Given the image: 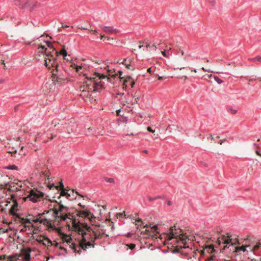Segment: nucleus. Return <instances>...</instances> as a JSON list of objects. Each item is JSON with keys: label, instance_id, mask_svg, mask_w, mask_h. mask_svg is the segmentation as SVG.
<instances>
[{"label": "nucleus", "instance_id": "8fccbe9b", "mask_svg": "<svg viewBox=\"0 0 261 261\" xmlns=\"http://www.w3.org/2000/svg\"><path fill=\"white\" fill-rule=\"evenodd\" d=\"M92 129H91L90 127V128H88L87 130V131L86 132V135L87 136H89L91 133H90V131L92 130Z\"/></svg>", "mask_w": 261, "mask_h": 261}, {"label": "nucleus", "instance_id": "6e6552de", "mask_svg": "<svg viewBox=\"0 0 261 261\" xmlns=\"http://www.w3.org/2000/svg\"><path fill=\"white\" fill-rule=\"evenodd\" d=\"M243 243L251 252H254L261 248V241L253 237L248 236L244 239Z\"/></svg>", "mask_w": 261, "mask_h": 261}, {"label": "nucleus", "instance_id": "69168bd1", "mask_svg": "<svg viewBox=\"0 0 261 261\" xmlns=\"http://www.w3.org/2000/svg\"><path fill=\"white\" fill-rule=\"evenodd\" d=\"M38 242L39 243L43 244L42 239H41V238L39 240H38Z\"/></svg>", "mask_w": 261, "mask_h": 261}, {"label": "nucleus", "instance_id": "680f3d73", "mask_svg": "<svg viewBox=\"0 0 261 261\" xmlns=\"http://www.w3.org/2000/svg\"><path fill=\"white\" fill-rule=\"evenodd\" d=\"M166 77H164V76H158V80H162L163 79H165Z\"/></svg>", "mask_w": 261, "mask_h": 261}, {"label": "nucleus", "instance_id": "1a4fd4ad", "mask_svg": "<svg viewBox=\"0 0 261 261\" xmlns=\"http://www.w3.org/2000/svg\"><path fill=\"white\" fill-rule=\"evenodd\" d=\"M223 242L224 244H228L231 243V245H229L228 248L230 246L233 247L236 245H240L241 243H240L238 238L233 239L231 234L229 233H227V236L223 235L221 238H218L217 240V243L220 245L221 242Z\"/></svg>", "mask_w": 261, "mask_h": 261}, {"label": "nucleus", "instance_id": "79ce46f5", "mask_svg": "<svg viewBox=\"0 0 261 261\" xmlns=\"http://www.w3.org/2000/svg\"><path fill=\"white\" fill-rule=\"evenodd\" d=\"M215 80L219 84L222 83L223 81L217 76L214 77Z\"/></svg>", "mask_w": 261, "mask_h": 261}, {"label": "nucleus", "instance_id": "f03ea898", "mask_svg": "<svg viewBox=\"0 0 261 261\" xmlns=\"http://www.w3.org/2000/svg\"><path fill=\"white\" fill-rule=\"evenodd\" d=\"M45 43L47 47L42 45L39 46V51L42 53L45 52V66H53V64L56 65V61H57L59 53L55 50L51 42L46 41Z\"/></svg>", "mask_w": 261, "mask_h": 261}, {"label": "nucleus", "instance_id": "a878e982", "mask_svg": "<svg viewBox=\"0 0 261 261\" xmlns=\"http://www.w3.org/2000/svg\"><path fill=\"white\" fill-rule=\"evenodd\" d=\"M107 202L105 201H100L99 202V208L101 207L104 209V211H106L107 207Z\"/></svg>", "mask_w": 261, "mask_h": 261}, {"label": "nucleus", "instance_id": "0eeeda50", "mask_svg": "<svg viewBox=\"0 0 261 261\" xmlns=\"http://www.w3.org/2000/svg\"><path fill=\"white\" fill-rule=\"evenodd\" d=\"M109 64H110V62H102L101 63H99V68L101 69H103L107 70V73L106 74L103 73H100L99 72V86H100L101 88H104V86L101 83L102 80L109 81L110 78L108 77V76H111L112 77H115L117 75V74L116 73L113 74L115 71L109 70L108 68L109 67Z\"/></svg>", "mask_w": 261, "mask_h": 261}, {"label": "nucleus", "instance_id": "3c124183", "mask_svg": "<svg viewBox=\"0 0 261 261\" xmlns=\"http://www.w3.org/2000/svg\"><path fill=\"white\" fill-rule=\"evenodd\" d=\"M133 99L134 100V103H137L138 102V101H139V100L140 99V97H133Z\"/></svg>", "mask_w": 261, "mask_h": 261}, {"label": "nucleus", "instance_id": "4468645a", "mask_svg": "<svg viewBox=\"0 0 261 261\" xmlns=\"http://www.w3.org/2000/svg\"><path fill=\"white\" fill-rule=\"evenodd\" d=\"M62 235L63 241L66 242L69 245L71 243V245H70V248L73 249L74 252L77 251L78 253H80L81 250L79 249V250H77V248H78L75 246V245L74 243H72L71 238L64 233H62Z\"/></svg>", "mask_w": 261, "mask_h": 261}, {"label": "nucleus", "instance_id": "9d476101", "mask_svg": "<svg viewBox=\"0 0 261 261\" xmlns=\"http://www.w3.org/2000/svg\"><path fill=\"white\" fill-rule=\"evenodd\" d=\"M5 182L7 185H5L3 189H7L9 191H12L13 192L18 191L22 187L21 181L18 179H14L13 182H9L7 181H2Z\"/></svg>", "mask_w": 261, "mask_h": 261}, {"label": "nucleus", "instance_id": "bf43d9fd", "mask_svg": "<svg viewBox=\"0 0 261 261\" xmlns=\"http://www.w3.org/2000/svg\"><path fill=\"white\" fill-rule=\"evenodd\" d=\"M7 256L6 255H3L1 256V260L5 259L7 258Z\"/></svg>", "mask_w": 261, "mask_h": 261}, {"label": "nucleus", "instance_id": "a18cd8bd", "mask_svg": "<svg viewBox=\"0 0 261 261\" xmlns=\"http://www.w3.org/2000/svg\"><path fill=\"white\" fill-rule=\"evenodd\" d=\"M147 130L148 132H151V133H153L154 135H155V130H153V129L151 128V127H150V126H148V127H147Z\"/></svg>", "mask_w": 261, "mask_h": 261}, {"label": "nucleus", "instance_id": "6ab92c4d", "mask_svg": "<svg viewBox=\"0 0 261 261\" xmlns=\"http://www.w3.org/2000/svg\"><path fill=\"white\" fill-rule=\"evenodd\" d=\"M42 59H44V61L45 60V52H43L42 53L41 52H39V47H38L37 52L35 54L34 59L36 61H39Z\"/></svg>", "mask_w": 261, "mask_h": 261}, {"label": "nucleus", "instance_id": "49530a36", "mask_svg": "<svg viewBox=\"0 0 261 261\" xmlns=\"http://www.w3.org/2000/svg\"><path fill=\"white\" fill-rule=\"evenodd\" d=\"M148 227L149 226L148 225H145L143 226L144 228H146L145 231L146 232L147 234H150V230L149 229H147Z\"/></svg>", "mask_w": 261, "mask_h": 261}, {"label": "nucleus", "instance_id": "cd10ccee", "mask_svg": "<svg viewBox=\"0 0 261 261\" xmlns=\"http://www.w3.org/2000/svg\"><path fill=\"white\" fill-rule=\"evenodd\" d=\"M58 53V56L59 55H62L63 56V58L64 60H66L67 61L69 60V59L66 58V57L67 56V52L66 50V49H65V48H63L62 50H60V51Z\"/></svg>", "mask_w": 261, "mask_h": 261}, {"label": "nucleus", "instance_id": "39448f33", "mask_svg": "<svg viewBox=\"0 0 261 261\" xmlns=\"http://www.w3.org/2000/svg\"><path fill=\"white\" fill-rule=\"evenodd\" d=\"M87 86L88 89L91 91V93L90 94L89 96L87 97L86 100L87 101H89L91 104V107L96 108L97 105L96 100V92L97 84L96 82L95 78L90 77L87 78V81L86 82Z\"/></svg>", "mask_w": 261, "mask_h": 261}, {"label": "nucleus", "instance_id": "e433bc0d", "mask_svg": "<svg viewBox=\"0 0 261 261\" xmlns=\"http://www.w3.org/2000/svg\"><path fill=\"white\" fill-rule=\"evenodd\" d=\"M6 169L10 170H17V167L15 165H11L6 167Z\"/></svg>", "mask_w": 261, "mask_h": 261}, {"label": "nucleus", "instance_id": "052dcab7", "mask_svg": "<svg viewBox=\"0 0 261 261\" xmlns=\"http://www.w3.org/2000/svg\"><path fill=\"white\" fill-rule=\"evenodd\" d=\"M208 139H210L211 141H213L214 140V137L212 135H210L208 138Z\"/></svg>", "mask_w": 261, "mask_h": 261}, {"label": "nucleus", "instance_id": "4c0bfd02", "mask_svg": "<svg viewBox=\"0 0 261 261\" xmlns=\"http://www.w3.org/2000/svg\"><path fill=\"white\" fill-rule=\"evenodd\" d=\"M8 153L11 154L12 156H14L15 157V155L17 153V150L16 149H12V150L9 151Z\"/></svg>", "mask_w": 261, "mask_h": 261}, {"label": "nucleus", "instance_id": "dca6fc26", "mask_svg": "<svg viewBox=\"0 0 261 261\" xmlns=\"http://www.w3.org/2000/svg\"><path fill=\"white\" fill-rule=\"evenodd\" d=\"M100 39L102 42L105 43L108 42L109 44L113 43L114 41V39L113 38H111L102 34H100Z\"/></svg>", "mask_w": 261, "mask_h": 261}, {"label": "nucleus", "instance_id": "de8ad7c7", "mask_svg": "<svg viewBox=\"0 0 261 261\" xmlns=\"http://www.w3.org/2000/svg\"><path fill=\"white\" fill-rule=\"evenodd\" d=\"M140 97V91H136L134 95H133V97Z\"/></svg>", "mask_w": 261, "mask_h": 261}, {"label": "nucleus", "instance_id": "473e14b6", "mask_svg": "<svg viewBox=\"0 0 261 261\" xmlns=\"http://www.w3.org/2000/svg\"><path fill=\"white\" fill-rule=\"evenodd\" d=\"M124 247L126 248V250H128V248L131 250H133L135 248L136 245L134 244H130V245H125Z\"/></svg>", "mask_w": 261, "mask_h": 261}, {"label": "nucleus", "instance_id": "9b49d317", "mask_svg": "<svg viewBox=\"0 0 261 261\" xmlns=\"http://www.w3.org/2000/svg\"><path fill=\"white\" fill-rule=\"evenodd\" d=\"M43 196L44 194L42 192L37 190L33 189L30 190L29 195L25 199L28 198L33 202H36L42 199Z\"/></svg>", "mask_w": 261, "mask_h": 261}, {"label": "nucleus", "instance_id": "13d9d810", "mask_svg": "<svg viewBox=\"0 0 261 261\" xmlns=\"http://www.w3.org/2000/svg\"><path fill=\"white\" fill-rule=\"evenodd\" d=\"M122 73H123L122 71H119V77H120L121 80H122L123 79V77H121V75H122Z\"/></svg>", "mask_w": 261, "mask_h": 261}, {"label": "nucleus", "instance_id": "412c9836", "mask_svg": "<svg viewBox=\"0 0 261 261\" xmlns=\"http://www.w3.org/2000/svg\"><path fill=\"white\" fill-rule=\"evenodd\" d=\"M246 248L247 247L245 244L244 243V244H243L241 246L234 247L233 251L235 252H239L240 251H242L245 252L247 251Z\"/></svg>", "mask_w": 261, "mask_h": 261}, {"label": "nucleus", "instance_id": "aec40b11", "mask_svg": "<svg viewBox=\"0 0 261 261\" xmlns=\"http://www.w3.org/2000/svg\"><path fill=\"white\" fill-rule=\"evenodd\" d=\"M59 189H60V190H61V193H60L61 196H66L67 198L70 196V194L68 193L66 191V190L64 189V185L62 182H60V184L59 186Z\"/></svg>", "mask_w": 261, "mask_h": 261}, {"label": "nucleus", "instance_id": "ea45409f", "mask_svg": "<svg viewBox=\"0 0 261 261\" xmlns=\"http://www.w3.org/2000/svg\"><path fill=\"white\" fill-rule=\"evenodd\" d=\"M6 185L7 184L5 182H2V180H0V190H3L5 185Z\"/></svg>", "mask_w": 261, "mask_h": 261}, {"label": "nucleus", "instance_id": "58836bf2", "mask_svg": "<svg viewBox=\"0 0 261 261\" xmlns=\"http://www.w3.org/2000/svg\"><path fill=\"white\" fill-rule=\"evenodd\" d=\"M158 229V226L156 225H154L151 227V230L153 231V233L156 232L159 233V232L157 231Z\"/></svg>", "mask_w": 261, "mask_h": 261}, {"label": "nucleus", "instance_id": "ddd939ff", "mask_svg": "<svg viewBox=\"0 0 261 261\" xmlns=\"http://www.w3.org/2000/svg\"><path fill=\"white\" fill-rule=\"evenodd\" d=\"M101 30L107 34H117L119 33V31L115 29L112 26H106L104 25H100L99 26Z\"/></svg>", "mask_w": 261, "mask_h": 261}, {"label": "nucleus", "instance_id": "603ef678", "mask_svg": "<svg viewBox=\"0 0 261 261\" xmlns=\"http://www.w3.org/2000/svg\"><path fill=\"white\" fill-rule=\"evenodd\" d=\"M11 215L14 216H15L16 217L20 219L21 218V217L19 216V214H18L17 213H16L15 212L12 213V214H11Z\"/></svg>", "mask_w": 261, "mask_h": 261}, {"label": "nucleus", "instance_id": "a19ab883", "mask_svg": "<svg viewBox=\"0 0 261 261\" xmlns=\"http://www.w3.org/2000/svg\"><path fill=\"white\" fill-rule=\"evenodd\" d=\"M47 187L49 188V189H52L54 187H55L57 189H59V186H55L54 184H48L47 185Z\"/></svg>", "mask_w": 261, "mask_h": 261}, {"label": "nucleus", "instance_id": "c9c22d12", "mask_svg": "<svg viewBox=\"0 0 261 261\" xmlns=\"http://www.w3.org/2000/svg\"><path fill=\"white\" fill-rule=\"evenodd\" d=\"M161 53L163 56L166 58H168L170 56L169 51H167V53H166L165 50H164V51H162Z\"/></svg>", "mask_w": 261, "mask_h": 261}, {"label": "nucleus", "instance_id": "774afa93", "mask_svg": "<svg viewBox=\"0 0 261 261\" xmlns=\"http://www.w3.org/2000/svg\"><path fill=\"white\" fill-rule=\"evenodd\" d=\"M147 72L151 73V68H149L147 69Z\"/></svg>", "mask_w": 261, "mask_h": 261}, {"label": "nucleus", "instance_id": "7ed1b4c3", "mask_svg": "<svg viewBox=\"0 0 261 261\" xmlns=\"http://www.w3.org/2000/svg\"><path fill=\"white\" fill-rule=\"evenodd\" d=\"M167 241H171L173 239H176L177 243H181V245H178L180 248H186L188 247L186 246L187 240H188L187 236L184 233L183 231L178 226L175 225L169 228V232L167 234Z\"/></svg>", "mask_w": 261, "mask_h": 261}, {"label": "nucleus", "instance_id": "7c9ffc66", "mask_svg": "<svg viewBox=\"0 0 261 261\" xmlns=\"http://www.w3.org/2000/svg\"><path fill=\"white\" fill-rule=\"evenodd\" d=\"M162 44L161 41H156L153 43V44L152 45V48H153V49L154 50H156L158 47H160V45Z\"/></svg>", "mask_w": 261, "mask_h": 261}, {"label": "nucleus", "instance_id": "72a5a7b5", "mask_svg": "<svg viewBox=\"0 0 261 261\" xmlns=\"http://www.w3.org/2000/svg\"><path fill=\"white\" fill-rule=\"evenodd\" d=\"M126 62H127V59H124L123 60V61H122V64L125 65L126 66V67L128 69H130V66H131V65H130V63L127 64V63H126Z\"/></svg>", "mask_w": 261, "mask_h": 261}, {"label": "nucleus", "instance_id": "f704fd0d", "mask_svg": "<svg viewBox=\"0 0 261 261\" xmlns=\"http://www.w3.org/2000/svg\"><path fill=\"white\" fill-rule=\"evenodd\" d=\"M116 216L117 218H122L123 217H124L125 216V212H123L122 213H117Z\"/></svg>", "mask_w": 261, "mask_h": 261}, {"label": "nucleus", "instance_id": "bb28decb", "mask_svg": "<svg viewBox=\"0 0 261 261\" xmlns=\"http://www.w3.org/2000/svg\"><path fill=\"white\" fill-rule=\"evenodd\" d=\"M19 219H20L21 223L24 224V227H29V225H27L26 223H31V220L30 219H24V218H21V217Z\"/></svg>", "mask_w": 261, "mask_h": 261}, {"label": "nucleus", "instance_id": "a211bd4d", "mask_svg": "<svg viewBox=\"0 0 261 261\" xmlns=\"http://www.w3.org/2000/svg\"><path fill=\"white\" fill-rule=\"evenodd\" d=\"M40 223L47 226L49 228H56V227L52 224L51 221L46 218L42 219V220H41Z\"/></svg>", "mask_w": 261, "mask_h": 261}, {"label": "nucleus", "instance_id": "f8f14e48", "mask_svg": "<svg viewBox=\"0 0 261 261\" xmlns=\"http://www.w3.org/2000/svg\"><path fill=\"white\" fill-rule=\"evenodd\" d=\"M58 206V208L54 206V214L55 215L56 218H60L61 220L64 221L67 218L68 215L67 214H65V215H63V214H61V213L63 212L64 210L67 209V207L60 203L59 204Z\"/></svg>", "mask_w": 261, "mask_h": 261}, {"label": "nucleus", "instance_id": "37998d69", "mask_svg": "<svg viewBox=\"0 0 261 261\" xmlns=\"http://www.w3.org/2000/svg\"><path fill=\"white\" fill-rule=\"evenodd\" d=\"M135 224L136 225H137L138 224L139 222H141V224H140V226H142V225L143 224V222L142 220L141 219H140V218H138V219H136V221H135Z\"/></svg>", "mask_w": 261, "mask_h": 261}, {"label": "nucleus", "instance_id": "c756f323", "mask_svg": "<svg viewBox=\"0 0 261 261\" xmlns=\"http://www.w3.org/2000/svg\"><path fill=\"white\" fill-rule=\"evenodd\" d=\"M205 261H217V259L214 255L210 254L209 256L205 258Z\"/></svg>", "mask_w": 261, "mask_h": 261}, {"label": "nucleus", "instance_id": "5701e85b", "mask_svg": "<svg viewBox=\"0 0 261 261\" xmlns=\"http://www.w3.org/2000/svg\"><path fill=\"white\" fill-rule=\"evenodd\" d=\"M26 4L27 2L24 1H21L19 0L15 1V5L19 7L20 8H23Z\"/></svg>", "mask_w": 261, "mask_h": 261}, {"label": "nucleus", "instance_id": "09e8293b", "mask_svg": "<svg viewBox=\"0 0 261 261\" xmlns=\"http://www.w3.org/2000/svg\"><path fill=\"white\" fill-rule=\"evenodd\" d=\"M42 174L44 176V178H47V179H49V175L48 172L44 171Z\"/></svg>", "mask_w": 261, "mask_h": 261}, {"label": "nucleus", "instance_id": "0e129e2a", "mask_svg": "<svg viewBox=\"0 0 261 261\" xmlns=\"http://www.w3.org/2000/svg\"><path fill=\"white\" fill-rule=\"evenodd\" d=\"M179 53L181 54V56H184L185 54L184 51L180 49Z\"/></svg>", "mask_w": 261, "mask_h": 261}, {"label": "nucleus", "instance_id": "20e7f679", "mask_svg": "<svg viewBox=\"0 0 261 261\" xmlns=\"http://www.w3.org/2000/svg\"><path fill=\"white\" fill-rule=\"evenodd\" d=\"M107 212V210L106 211H104V209L99 208V215L103 216V218H101L100 219L99 218V222L105 220L104 222H102L101 224L99 223V238L101 235H106V237H108V234L107 233H109V231L112 229V222L110 219L106 215Z\"/></svg>", "mask_w": 261, "mask_h": 261}, {"label": "nucleus", "instance_id": "2eb2a0df", "mask_svg": "<svg viewBox=\"0 0 261 261\" xmlns=\"http://www.w3.org/2000/svg\"><path fill=\"white\" fill-rule=\"evenodd\" d=\"M78 215L80 217L88 218L92 223L93 222V220L96 218L95 217H92L90 212L88 211H80Z\"/></svg>", "mask_w": 261, "mask_h": 261}, {"label": "nucleus", "instance_id": "2f4dec72", "mask_svg": "<svg viewBox=\"0 0 261 261\" xmlns=\"http://www.w3.org/2000/svg\"><path fill=\"white\" fill-rule=\"evenodd\" d=\"M103 179L105 181L109 183H114V179L113 178H109L107 177H103Z\"/></svg>", "mask_w": 261, "mask_h": 261}, {"label": "nucleus", "instance_id": "338daca9", "mask_svg": "<svg viewBox=\"0 0 261 261\" xmlns=\"http://www.w3.org/2000/svg\"><path fill=\"white\" fill-rule=\"evenodd\" d=\"M255 153H256V154L257 155H259V156H260V157H261V153H260L259 151H255Z\"/></svg>", "mask_w": 261, "mask_h": 261}, {"label": "nucleus", "instance_id": "6e6d98bb", "mask_svg": "<svg viewBox=\"0 0 261 261\" xmlns=\"http://www.w3.org/2000/svg\"><path fill=\"white\" fill-rule=\"evenodd\" d=\"M147 197H148V200L150 201H152L157 199V197H153V198H152V197H151L150 196H148Z\"/></svg>", "mask_w": 261, "mask_h": 261}, {"label": "nucleus", "instance_id": "423d86ee", "mask_svg": "<svg viewBox=\"0 0 261 261\" xmlns=\"http://www.w3.org/2000/svg\"><path fill=\"white\" fill-rule=\"evenodd\" d=\"M56 65H53L50 66H46L52 73L51 80L54 82L62 83L67 79V73L65 71H62L59 68L58 61H56Z\"/></svg>", "mask_w": 261, "mask_h": 261}, {"label": "nucleus", "instance_id": "4d7b16f0", "mask_svg": "<svg viewBox=\"0 0 261 261\" xmlns=\"http://www.w3.org/2000/svg\"><path fill=\"white\" fill-rule=\"evenodd\" d=\"M202 69L204 71H206V72H213L212 71H211L209 69H206L205 68H204V67H202Z\"/></svg>", "mask_w": 261, "mask_h": 261}, {"label": "nucleus", "instance_id": "393cba45", "mask_svg": "<svg viewBox=\"0 0 261 261\" xmlns=\"http://www.w3.org/2000/svg\"><path fill=\"white\" fill-rule=\"evenodd\" d=\"M204 251H206L209 253H212L215 251L214 249V246L213 245H211L205 247L204 249Z\"/></svg>", "mask_w": 261, "mask_h": 261}, {"label": "nucleus", "instance_id": "4be33fe9", "mask_svg": "<svg viewBox=\"0 0 261 261\" xmlns=\"http://www.w3.org/2000/svg\"><path fill=\"white\" fill-rule=\"evenodd\" d=\"M43 245L45 246H53L54 244L52 242L47 238L42 237Z\"/></svg>", "mask_w": 261, "mask_h": 261}, {"label": "nucleus", "instance_id": "e2e57ef3", "mask_svg": "<svg viewBox=\"0 0 261 261\" xmlns=\"http://www.w3.org/2000/svg\"><path fill=\"white\" fill-rule=\"evenodd\" d=\"M53 124H54V126L56 127L57 125V121L54 120L53 121Z\"/></svg>", "mask_w": 261, "mask_h": 261}, {"label": "nucleus", "instance_id": "b1692460", "mask_svg": "<svg viewBox=\"0 0 261 261\" xmlns=\"http://www.w3.org/2000/svg\"><path fill=\"white\" fill-rule=\"evenodd\" d=\"M13 202H14V203H13L12 206L11 207V208H10V210H9L10 214L14 213L15 211H17L18 210L17 207H18V205L17 201L15 200H14Z\"/></svg>", "mask_w": 261, "mask_h": 261}, {"label": "nucleus", "instance_id": "5fc2aeb1", "mask_svg": "<svg viewBox=\"0 0 261 261\" xmlns=\"http://www.w3.org/2000/svg\"><path fill=\"white\" fill-rule=\"evenodd\" d=\"M41 220H42V219H41L40 218H37V219H35L33 220V221L35 222V223H37V222H39L40 223V221Z\"/></svg>", "mask_w": 261, "mask_h": 261}, {"label": "nucleus", "instance_id": "f3484780", "mask_svg": "<svg viewBox=\"0 0 261 261\" xmlns=\"http://www.w3.org/2000/svg\"><path fill=\"white\" fill-rule=\"evenodd\" d=\"M123 88H126V87L130 86L131 88H133L135 85V82L131 81L130 76H127L125 79L123 80Z\"/></svg>", "mask_w": 261, "mask_h": 261}, {"label": "nucleus", "instance_id": "c85d7f7f", "mask_svg": "<svg viewBox=\"0 0 261 261\" xmlns=\"http://www.w3.org/2000/svg\"><path fill=\"white\" fill-rule=\"evenodd\" d=\"M248 60L250 62H261V56H257L255 58H248Z\"/></svg>", "mask_w": 261, "mask_h": 261}, {"label": "nucleus", "instance_id": "864d4df0", "mask_svg": "<svg viewBox=\"0 0 261 261\" xmlns=\"http://www.w3.org/2000/svg\"><path fill=\"white\" fill-rule=\"evenodd\" d=\"M8 230L7 229H5L4 228H0V233H4L7 232Z\"/></svg>", "mask_w": 261, "mask_h": 261}, {"label": "nucleus", "instance_id": "c03bdc74", "mask_svg": "<svg viewBox=\"0 0 261 261\" xmlns=\"http://www.w3.org/2000/svg\"><path fill=\"white\" fill-rule=\"evenodd\" d=\"M228 111H229V112L231 114H236V113H237V110H234V109H232V108H229V109H228Z\"/></svg>", "mask_w": 261, "mask_h": 261}, {"label": "nucleus", "instance_id": "f257e3e1", "mask_svg": "<svg viewBox=\"0 0 261 261\" xmlns=\"http://www.w3.org/2000/svg\"><path fill=\"white\" fill-rule=\"evenodd\" d=\"M72 227L74 230L77 231L81 235V240L79 243L80 246L77 248L80 250H85L86 248L93 247L92 243L97 238V235L94 231L92 230L86 224L77 222L75 219L72 221Z\"/></svg>", "mask_w": 261, "mask_h": 261}]
</instances>
